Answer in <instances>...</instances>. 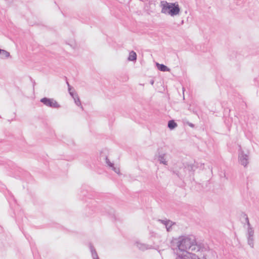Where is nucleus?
I'll return each mask as SVG.
<instances>
[{
    "label": "nucleus",
    "mask_w": 259,
    "mask_h": 259,
    "mask_svg": "<svg viewBox=\"0 0 259 259\" xmlns=\"http://www.w3.org/2000/svg\"><path fill=\"white\" fill-rule=\"evenodd\" d=\"M105 160L106 164L110 167H113L114 164L110 162L109 158H108L107 156H105Z\"/></svg>",
    "instance_id": "15"
},
{
    "label": "nucleus",
    "mask_w": 259,
    "mask_h": 259,
    "mask_svg": "<svg viewBox=\"0 0 259 259\" xmlns=\"http://www.w3.org/2000/svg\"><path fill=\"white\" fill-rule=\"evenodd\" d=\"M163 164L168 165L169 170L172 171L181 180L185 178L191 179L194 175V172L196 168L203 169L204 163L194 162L193 164H186L183 167H180L181 163H175L172 161L166 160L163 154Z\"/></svg>",
    "instance_id": "1"
},
{
    "label": "nucleus",
    "mask_w": 259,
    "mask_h": 259,
    "mask_svg": "<svg viewBox=\"0 0 259 259\" xmlns=\"http://www.w3.org/2000/svg\"><path fill=\"white\" fill-rule=\"evenodd\" d=\"M40 101L45 105L51 108H59L60 107V105L53 98L44 97L41 99Z\"/></svg>",
    "instance_id": "6"
},
{
    "label": "nucleus",
    "mask_w": 259,
    "mask_h": 259,
    "mask_svg": "<svg viewBox=\"0 0 259 259\" xmlns=\"http://www.w3.org/2000/svg\"><path fill=\"white\" fill-rule=\"evenodd\" d=\"M70 95L71 96V97L74 99V102L76 104V105L80 107L82 110L83 109V107L81 105V102L80 101V99L77 96V95H76L75 96H74V94L72 92H70Z\"/></svg>",
    "instance_id": "9"
},
{
    "label": "nucleus",
    "mask_w": 259,
    "mask_h": 259,
    "mask_svg": "<svg viewBox=\"0 0 259 259\" xmlns=\"http://www.w3.org/2000/svg\"><path fill=\"white\" fill-rule=\"evenodd\" d=\"M156 66H157L158 70L162 71V64L157 63Z\"/></svg>",
    "instance_id": "17"
},
{
    "label": "nucleus",
    "mask_w": 259,
    "mask_h": 259,
    "mask_svg": "<svg viewBox=\"0 0 259 259\" xmlns=\"http://www.w3.org/2000/svg\"><path fill=\"white\" fill-rule=\"evenodd\" d=\"M163 9L164 10L165 13H167L171 16H174L179 14L180 9L178 4H168L165 3L163 4Z\"/></svg>",
    "instance_id": "5"
},
{
    "label": "nucleus",
    "mask_w": 259,
    "mask_h": 259,
    "mask_svg": "<svg viewBox=\"0 0 259 259\" xmlns=\"http://www.w3.org/2000/svg\"><path fill=\"white\" fill-rule=\"evenodd\" d=\"M243 216L245 218V222L247 225V232L246 234V236L247 238V243L251 247L253 248L254 246V230L252 227H251V225L249 221V219L246 214H243Z\"/></svg>",
    "instance_id": "4"
},
{
    "label": "nucleus",
    "mask_w": 259,
    "mask_h": 259,
    "mask_svg": "<svg viewBox=\"0 0 259 259\" xmlns=\"http://www.w3.org/2000/svg\"><path fill=\"white\" fill-rule=\"evenodd\" d=\"M158 221H159V222H160L161 223H162V220L159 219V220H158Z\"/></svg>",
    "instance_id": "23"
},
{
    "label": "nucleus",
    "mask_w": 259,
    "mask_h": 259,
    "mask_svg": "<svg viewBox=\"0 0 259 259\" xmlns=\"http://www.w3.org/2000/svg\"><path fill=\"white\" fill-rule=\"evenodd\" d=\"M169 71V69L167 67L163 65V71Z\"/></svg>",
    "instance_id": "19"
},
{
    "label": "nucleus",
    "mask_w": 259,
    "mask_h": 259,
    "mask_svg": "<svg viewBox=\"0 0 259 259\" xmlns=\"http://www.w3.org/2000/svg\"><path fill=\"white\" fill-rule=\"evenodd\" d=\"M250 152L246 147H239L238 150L239 162L244 167L249 163Z\"/></svg>",
    "instance_id": "3"
},
{
    "label": "nucleus",
    "mask_w": 259,
    "mask_h": 259,
    "mask_svg": "<svg viewBox=\"0 0 259 259\" xmlns=\"http://www.w3.org/2000/svg\"><path fill=\"white\" fill-rule=\"evenodd\" d=\"M90 248L91 250V252L92 253V257L93 259H99L96 250L93 245L90 243Z\"/></svg>",
    "instance_id": "11"
},
{
    "label": "nucleus",
    "mask_w": 259,
    "mask_h": 259,
    "mask_svg": "<svg viewBox=\"0 0 259 259\" xmlns=\"http://www.w3.org/2000/svg\"><path fill=\"white\" fill-rule=\"evenodd\" d=\"M158 252H159V253L160 254V250H158Z\"/></svg>",
    "instance_id": "25"
},
{
    "label": "nucleus",
    "mask_w": 259,
    "mask_h": 259,
    "mask_svg": "<svg viewBox=\"0 0 259 259\" xmlns=\"http://www.w3.org/2000/svg\"><path fill=\"white\" fill-rule=\"evenodd\" d=\"M177 248L175 252L178 255V253L184 254L187 252L203 251L204 249L203 244L196 241L195 236L180 237L177 242Z\"/></svg>",
    "instance_id": "2"
},
{
    "label": "nucleus",
    "mask_w": 259,
    "mask_h": 259,
    "mask_svg": "<svg viewBox=\"0 0 259 259\" xmlns=\"http://www.w3.org/2000/svg\"><path fill=\"white\" fill-rule=\"evenodd\" d=\"M136 244H137V247L139 249H140L142 251H144L146 249H150L151 247V246L146 244L141 243H139V242H137Z\"/></svg>",
    "instance_id": "10"
},
{
    "label": "nucleus",
    "mask_w": 259,
    "mask_h": 259,
    "mask_svg": "<svg viewBox=\"0 0 259 259\" xmlns=\"http://www.w3.org/2000/svg\"><path fill=\"white\" fill-rule=\"evenodd\" d=\"M137 60V54L134 51H132L129 53V56L128 57V60L130 61H134Z\"/></svg>",
    "instance_id": "12"
},
{
    "label": "nucleus",
    "mask_w": 259,
    "mask_h": 259,
    "mask_svg": "<svg viewBox=\"0 0 259 259\" xmlns=\"http://www.w3.org/2000/svg\"><path fill=\"white\" fill-rule=\"evenodd\" d=\"M0 55L3 59L8 58L10 56V53L6 50L0 49Z\"/></svg>",
    "instance_id": "13"
},
{
    "label": "nucleus",
    "mask_w": 259,
    "mask_h": 259,
    "mask_svg": "<svg viewBox=\"0 0 259 259\" xmlns=\"http://www.w3.org/2000/svg\"><path fill=\"white\" fill-rule=\"evenodd\" d=\"M102 154H103V153H102V152H101V156H103Z\"/></svg>",
    "instance_id": "24"
},
{
    "label": "nucleus",
    "mask_w": 259,
    "mask_h": 259,
    "mask_svg": "<svg viewBox=\"0 0 259 259\" xmlns=\"http://www.w3.org/2000/svg\"><path fill=\"white\" fill-rule=\"evenodd\" d=\"M177 126V124L174 120H170L168 123V126L170 129H173Z\"/></svg>",
    "instance_id": "14"
},
{
    "label": "nucleus",
    "mask_w": 259,
    "mask_h": 259,
    "mask_svg": "<svg viewBox=\"0 0 259 259\" xmlns=\"http://www.w3.org/2000/svg\"><path fill=\"white\" fill-rule=\"evenodd\" d=\"M160 6H162V1H161L160 3Z\"/></svg>",
    "instance_id": "22"
},
{
    "label": "nucleus",
    "mask_w": 259,
    "mask_h": 259,
    "mask_svg": "<svg viewBox=\"0 0 259 259\" xmlns=\"http://www.w3.org/2000/svg\"><path fill=\"white\" fill-rule=\"evenodd\" d=\"M154 82V80H151L150 81V83H151L152 85H153V84Z\"/></svg>",
    "instance_id": "21"
},
{
    "label": "nucleus",
    "mask_w": 259,
    "mask_h": 259,
    "mask_svg": "<svg viewBox=\"0 0 259 259\" xmlns=\"http://www.w3.org/2000/svg\"><path fill=\"white\" fill-rule=\"evenodd\" d=\"M203 259H206V258H203Z\"/></svg>",
    "instance_id": "26"
},
{
    "label": "nucleus",
    "mask_w": 259,
    "mask_h": 259,
    "mask_svg": "<svg viewBox=\"0 0 259 259\" xmlns=\"http://www.w3.org/2000/svg\"><path fill=\"white\" fill-rule=\"evenodd\" d=\"M157 157V158H158L157 160L159 161V163L162 164V155H160L159 153H158V155H155V157Z\"/></svg>",
    "instance_id": "16"
},
{
    "label": "nucleus",
    "mask_w": 259,
    "mask_h": 259,
    "mask_svg": "<svg viewBox=\"0 0 259 259\" xmlns=\"http://www.w3.org/2000/svg\"><path fill=\"white\" fill-rule=\"evenodd\" d=\"M112 169L116 172L118 174L119 172V168H116L113 166V167H112Z\"/></svg>",
    "instance_id": "18"
},
{
    "label": "nucleus",
    "mask_w": 259,
    "mask_h": 259,
    "mask_svg": "<svg viewBox=\"0 0 259 259\" xmlns=\"http://www.w3.org/2000/svg\"><path fill=\"white\" fill-rule=\"evenodd\" d=\"M176 259H199L198 256L192 252H187L185 254L178 252Z\"/></svg>",
    "instance_id": "7"
},
{
    "label": "nucleus",
    "mask_w": 259,
    "mask_h": 259,
    "mask_svg": "<svg viewBox=\"0 0 259 259\" xmlns=\"http://www.w3.org/2000/svg\"><path fill=\"white\" fill-rule=\"evenodd\" d=\"M67 85H68V91H69V92H71L70 91H71V86L70 85V84H69L68 82L67 81Z\"/></svg>",
    "instance_id": "20"
},
{
    "label": "nucleus",
    "mask_w": 259,
    "mask_h": 259,
    "mask_svg": "<svg viewBox=\"0 0 259 259\" xmlns=\"http://www.w3.org/2000/svg\"><path fill=\"white\" fill-rule=\"evenodd\" d=\"M163 225L165 226L167 232H170L172 231L173 227L176 225V223L170 220L165 219V220H163Z\"/></svg>",
    "instance_id": "8"
}]
</instances>
